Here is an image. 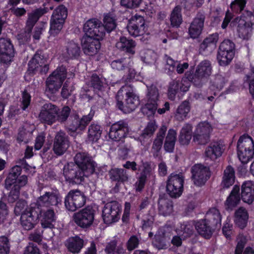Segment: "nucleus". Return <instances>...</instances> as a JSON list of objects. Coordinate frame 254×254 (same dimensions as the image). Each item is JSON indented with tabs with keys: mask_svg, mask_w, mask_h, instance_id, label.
Instances as JSON below:
<instances>
[{
	"mask_svg": "<svg viewBox=\"0 0 254 254\" xmlns=\"http://www.w3.org/2000/svg\"><path fill=\"white\" fill-rule=\"evenodd\" d=\"M86 197L79 190H70L64 197V204L66 210L74 212L85 204Z\"/></svg>",
	"mask_w": 254,
	"mask_h": 254,
	"instance_id": "13",
	"label": "nucleus"
},
{
	"mask_svg": "<svg viewBox=\"0 0 254 254\" xmlns=\"http://www.w3.org/2000/svg\"><path fill=\"white\" fill-rule=\"evenodd\" d=\"M244 16H241L239 18L237 17L235 21L238 23L237 31L238 36L243 40H248L252 34L253 25L252 22H249L243 18Z\"/></svg>",
	"mask_w": 254,
	"mask_h": 254,
	"instance_id": "29",
	"label": "nucleus"
},
{
	"mask_svg": "<svg viewBox=\"0 0 254 254\" xmlns=\"http://www.w3.org/2000/svg\"><path fill=\"white\" fill-rule=\"evenodd\" d=\"M111 66L115 70H123L127 68V61L125 58L116 60L111 62Z\"/></svg>",
	"mask_w": 254,
	"mask_h": 254,
	"instance_id": "61",
	"label": "nucleus"
},
{
	"mask_svg": "<svg viewBox=\"0 0 254 254\" xmlns=\"http://www.w3.org/2000/svg\"><path fill=\"white\" fill-rule=\"evenodd\" d=\"M94 111L91 110L87 115L79 118L78 115H71L68 121L64 124V128L67 133L72 136H75L77 133L84 130L90 122L92 120Z\"/></svg>",
	"mask_w": 254,
	"mask_h": 254,
	"instance_id": "3",
	"label": "nucleus"
},
{
	"mask_svg": "<svg viewBox=\"0 0 254 254\" xmlns=\"http://www.w3.org/2000/svg\"><path fill=\"white\" fill-rule=\"evenodd\" d=\"M104 31H106L110 33L114 30L117 26L116 19L111 15L108 14L106 15L104 18Z\"/></svg>",
	"mask_w": 254,
	"mask_h": 254,
	"instance_id": "55",
	"label": "nucleus"
},
{
	"mask_svg": "<svg viewBox=\"0 0 254 254\" xmlns=\"http://www.w3.org/2000/svg\"><path fill=\"white\" fill-rule=\"evenodd\" d=\"M158 210L159 213L164 216L170 215L173 211L172 201L163 199L159 200Z\"/></svg>",
	"mask_w": 254,
	"mask_h": 254,
	"instance_id": "50",
	"label": "nucleus"
},
{
	"mask_svg": "<svg viewBox=\"0 0 254 254\" xmlns=\"http://www.w3.org/2000/svg\"><path fill=\"white\" fill-rule=\"evenodd\" d=\"M96 210L88 205L73 214V218L75 224L83 229H87L93 224Z\"/></svg>",
	"mask_w": 254,
	"mask_h": 254,
	"instance_id": "14",
	"label": "nucleus"
},
{
	"mask_svg": "<svg viewBox=\"0 0 254 254\" xmlns=\"http://www.w3.org/2000/svg\"><path fill=\"white\" fill-rule=\"evenodd\" d=\"M225 149L224 142L222 140L211 142L206 148L205 155L206 158L214 161L222 155Z\"/></svg>",
	"mask_w": 254,
	"mask_h": 254,
	"instance_id": "30",
	"label": "nucleus"
},
{
	"mask_svg": "<svg viewBox=\"0 0 254 254\" xmlns=\"http://www.w3.org/2000/svg\"><path fill=\"white\" fill-rule=\"evenodd\" d=\"M152 243L153 246L158 250L165 249L167 248L166 238L163 234H156Z\"/></svg>",
	"mask_w": 254,
	"mask_h": 254,
	"instance_id": "56",
	"label": "nucleus"
},
{
	"mask_svg": "<svg viewBox=\"0 0 254 254\" xmlns=\"http://www.w3.org/2000/svg\"><path fill=\"white\" fill-rule=\"evenodd\" d=\"M129 131V128L127 123L124 120H121L111 125L109 136L112 140L119 141L126 137Z\"/></svg>",
	"mask_w": 254,
	"mask_h": 254,
	"instance_id": "20",
	"label": "nucleus"
},
{
	"mask_svg": "<svg viewBox=\"0 0 254 254\" xmlns=\"http://www.w3.org/2000/svg\"><path fill=\"white\" fill-rule=\"evenodd\" d=\"M48 11V8L44 7L36 8L28 12L25 27V32L27 34L31 33L34 26L40 18L47 13Z\"/></svg>",
	"mask_w": 254,
	"mask_h": 254,
	"instance_id": "26",
	"label": "nucleus"
},
{
	"mask_svg": "<svg viewBox=\"0 0 254 254\" xmlns=\"http://www.w3.org/2000/svg\"><path fill=\"white\" fill-rule=\"evenodd\" d=\"M105 251L107 254H125L126 249H125L123 243L117 245V241L112 240L107 244Z\"/></svg>",
	"mask_w": 254,
	"mask_h": 254,
	"instance_id": "47",
	"label": "nucleus"
},
{
	"mask_svg": "<svg viewBox=\"0 0 254 254\" xmlns=\"http://www.w3.org/2000/svg\"><path fill=\"white\" fill-rule=\"evenodd\" d=\"M246 0H234L230 4V8L233 12L238 13L241 12L246 4Z\"/></svg>",
	"mask_w": 254,
	"mask_h": 254,
	"instance_id": "63",
	"label": "nucleus"
},
{
	"mask_svg": "<svg viewBox=\"0 0 254 254\" xmlns=\"http://www.w3.org/2000/svg\"><path fill=\"white\" fill-rule=\"evenodd\" d=\"M25 181V180L22 179L19 180L17 185H13L11 187L7 195V201L9 203H13L18 199L21 188L26 186Z\"/></svg>",
	"mask_w": 254,
	"mask_h": 254,
	"instance_id": "41",
	"label": "nucleus"
},
{
	"mask_svg": "<svg viewBox=\"0 0 254 254\" xmlns=\"http://www.w3.org/2000/svg\"><path fill=\"white\" fill-rule=\"evenodd\" d=\"M69 146V137L63 130H60L55 135L53 150L57 156L63 155Z\"/></svg>",
	"mask_w": 254,
	"mask_h": 254,
	"instance_id": "23",
	"label": "nucleus"
},
{
	"mask_svg": "<svg viewBox=\"0 0 254 254\" xmlns=\"http://www.w3.org/2000/svg\"><path fill=\"white\" fill-rule=\"evenodd\" d=\"M185 178L182 173H171L167 181L166 192L172 198H177L182 194Z\"/></svg>",
	"mask_w": 254,
	"mask_h": 254,
	"instance_id": "10",
	"label": "nucleus"
},
{
	"mask_svg": "<svg viewBox=\"0 0 254 254\" xmlns=\"http://www.w3.org/2000/svg\"><path fill=\"white\" fill-rule=\"evenodd\" d=\"M58 111V106L51 103H46L41 108L39 115V120L43 123L52 125L56 121Z\"/></svg>",
	"mask_w": 254,
	"mask_h": 254,
	"instance_id": "22",
	"label": "nucleus"
},
{
	"mask_svg": "<svg viewBox=\"0 0 254 254\" xmlns=\"http://www.w3.org/2000/svg\"><path fill=\"white\" fill-rule=\"evenodd\" d=\"M241 198L244 202L252 204L254 200V182L248 181L241 186Z\"/></svg>",
	"mask_w": 254,
	"mask_h": 254,
	"instance_id": "34",
	"label": "nucleus"
},
{
	"mask_svg": "<svg viewBox=\"0 0 254 254\" xmlns=\"http://www.w3.org/2000/svg\"><path fill=\"white\" fill-rule=\"evenodd\" d=\"M17 165L12 167L8 173L7 176L4 180V188L6 190H9L13 185H17V182L20 180H25V185L28 183V178L25 175H21L22 169H28V164L25 160L23 158L20 159Z\"/></svg>",
	"mask_w": 254,
	"mask_h": 254,
	"instance_id": "8",
	"label": "nucleus"
},
{
	"mask_svg": "<svg viewBox=\"0 0 254 254\" xmlns=\"http://www.w3.org/2000/svg\"><path fill=\"white\" fill-rule=\"evenodd\" d=\"M237 154L240 160L247 163L254 155V141L248 134L240 136L237 142Z\"/></svg>",
	"mask_w": 254,
	"mask_h": 254,
	"instance_id": "6",
	"label": "nucleus"
},
{
	"mask_svg": "<svg viewBox=\"0 0 254 254\" xmlns=\"http://www.w3.org/2000/svg\"><path fill=\"white\" fill-rule=\"evenodd\" d=\"M32 136V132L31 131L27 130L25 128H22L20 130L17 135L16 140L19 143L23 142L24 144L28 142L31 139Z\"/></svg>",
	"mask_w": 254,
	"mask_h": 254,
	"instance_id": "58",
	"label": "nucleus"
},
{
	"mask_svg": "<svg viewBox=\"0 0 254 254\" xmlns=\"http://www.w3.org/2000/svg\"><path fill=\"white\" fill-rule=\"evenodd\" d=\"M228 78L220 74H217L215 75L211 81V85L214 88L220 90L228 83Z\"/></svg>",
	"mask_w": 254,
	"mask_h": 254,
	"instance_id": "54",
	"label": "nucleus"
},
{
	"mask_svg": "<svg viewBox=\"0 0 254 254\" xmlns=\"http://www.w3.org/2000/svg\"><path fill=\"white\" fill-rule=\"evenodd\" d=\"M62 201V196L58 190L46 191L38 198L36 203L34 205L38 208L46 207L54 209V207H59Z\"/></svg>",
	"mask_w": 254,
	"mask_h": 254,
	"instance_id": "17",
	"label": "nucleus"
},
{
	"mask_svg": "<svg viewBox=\"0 0 254 254\" xmlns=\"http://www.w3.org/2000/svg\"><path fill=\"white\" fill-rule=\"evenodd\" d=\"M240 190V187L238 185H235L233 187L224 203L225 207L227 210L231 211L239 204L241 200Z\"/></svg>",
	"mask_w": 254,
	"mask_h": 254,
	"instance_id": "35",
	"label": "nucleus"
},
{
	"mask_svg": "<svg viewBox=\"0 0 254 254\" xmlns=\"http://www.w3.org/2000/svg\"><path fill=\"white\" fill-rule=\"evenodd\" d=\"M90 84L95 90L100 91L103 88V82L99 76L93 74L90 79Z\"/></svg>",
	"mask_w": 254,
	"mask_h": 254,
	"instance_id": "64",
	"label": "nucleus"
},
{
	"mask_svg": "<svg viewBox=\"0 0 254 254\" xmlns=\"http://www.w3.org/2000/svg\"><path fill=\"white\" fill-rule=\"evenodd\" d=\"M41 212L40 208L34 205L26 208L20 217V221L22 227L28 231L33 229L39 221Z\"/></svg>",
	"mask_w": 254,
	"mask_h": 254,
	"instance_id": "15",
	"label": "nucleus"
},
{
	"mask_svg": "<svg viewBox=\"0 0 254 254\" xmlns=\"http://www.w3.org/2000/svg\"><path fill=\"white\" fill-rule=\"evenodd\" d=\"M182 10V6L177 5L171 11L169 15V20L172 27L178 28L182 23L183 20Z\"/></svg>",
	"mask_w": 254,
	"mask_h": 254,
	"instance_id": "39",
	"label": "nucleus"
},
{
	"mask_svg": "<svg viewBox=\"0 0 254 254\" xmlns=\"http://www.w3.org/2000/svg\"><path fill=\"white\" fill-rule=\"evenodd\" d=\"M71 109L67 106L63 107L62 109L58 111L56 116V121L61 124H65L68 121L70 116Z\"/></svg>",
	"mask_w": 254,
	"mask_h": 254,
	"instance_id": "53",
	"label": "nucleus"
},
{
	"mask_svg": "<svg viewBox=\"0 0 254 254\" xmlns=\"http://www.w3.org/2000/svg\"><path fill=\"white\" fill-rule=\"evenodd\" d=\"M205 19V15L203 13L197 12L189 28V34L191 38L195 39L200 36L204 27Z\"/></svg>",
	"mask_w": 254,
	"mask_h": 254,
	"instance_id": "28",
	"label": "nucleus"
},
{
	"mask_svg": "<svg viewBox=\"0 0 254 254\" xmlns=\"http://www.w3.org/2000/svg\"><path fill=\"white\" fill-rule=\"evenodd\" d=\"M102 127L97 124H91L88 127V138L92 142H97L101 137Z\"/></svg>",
	"mask_w": 254,
	"mask_h": 254,
	"instance_id": "48",
	"label": "nucleus"
},
{
	"mask_svg": "<svg viewBox=\"0 0 254 254\" xmlns=\"http://www.w3.org/2000/svg\"><path fill=\"white\" fill-rule=\"evenodd\" d=\"M236 51L235 43L229 39H225L219 45L217 60L219 65L226 66L230 64L233 59Z\"/></svg>",
	"mask_w": 254,
	"mask_h": 254,
	"instance_id": "7",
	"label": "nucleus"
},
{
	"mask_svg": "<svg viewBox=\"0 0 254 254\" xmlns=\"http://www.w3.org/2000/svg\"><path fill=\"white\" fill-rule=\"evenodd\" d=\"M166 131L167 127L163 126L160 127L157 133L156 137L152 145V149L156 152H159L162 148Z\"/></svg>",
	"mask_w": 254,
	"mask_h": 254,
	"instance_id": "51",
	"label": "nucleus"
},
{
	"mask_svg": "<svg viewBox=\"0 0 254 254\" xmlns=\"http://www.w3.org/2000/svg\"><path fill=\"white\" fill-rule=\"evenodd\" d=\"M117 107L124 113L134 111L139 104V99L133 90L127 86H122L116 95Z\"/></svg>",
	"mask_w": 254,
	"mask_h": 254,
	"instance_id": "2",
	"label": "nucleus"
},
{
	"mask_svg": "<svg viewBox=\"0 0 254 254\" xmlns=\"http://www.w3.org/2000/svg\"><path fill=\"white\" fill-rule=\"evenodd\" d=\"M84 36L97 39H103L105 35L104 27L98 19L92 18L87 20L83 26Z\"/></svg>",
	"mask_w": 254,
	"mask_h": 254,
	"instance_id": "18",
	"label": "nucleus"
},
{
	"mask_svg": "<svg viewBox=\"0 0 254 254\" xmlns=\"http://www.w3.org/2000/svg\"><path fill=\"white\" fill-rule=\"evenodd\" d=\"M67 76L65 66H59L46 79L45 93L47 94L56 93L61 87Z\"/></svg>",
	"mask_w": 254,
	"mask_h": 254,
	"instance_id": "4",
	"label": "nucleus"
},
{
	"mask_svg": "<svg viewBox=\"0 0 254 254\" xmlns=\"http://www.w3.org/2000/svg\"><path fill=\"white\" fill-rule=\"evenodd\" d=\"M74 164L78 165L87 174L94 175L96 164L92 157L86 152H79L74 157Z\"/></svg>",
	"mask_w": 254,
	"mask_h": 254,
	"instance_id": "21",
	"label": "nucleus"
},
{
	"mask_svg": "<svg viewBox=\"0 0 254 254\" xmlns=\"http://www.w3.org/2000/svg\"><path fill=\"white\" fill-rule=\"evenodd\" d=\"M127 29L129 34L135 37L143 35L145 31L143 28L138 27L129 22L127 26Z\"/></svg>",
	"mask_w": 254,
	"mask_h": 254,
	"instance_id": "60",
	"label": "nucleus"
},
{
	"mask_svg": "<svg viewBox=\"0 0 254 254\" xmlns=\"http://www.w3.org/2000/svg\"><path fill=\"white\" fill-rule=\"evenodd\" d=\"M248 218L249 215L245 208L240 207L236 211L235 223L241 229H243L247 226Z\"/></svg>",
	"mask_w": 254,
	"mask_h": 254,
	"instance_id": "43",
	"label": "nucleus"
},
{
	"mask_svg": "<svg viewBox=\"0 0 254 254\" xmlns=\"http://www.w3.org/2000/svg\"><path fill=\"white\" fill-rule=\"evenodd\" d=\"M14 55V48L9 39L0 38V62L3 64L9 63Z\"/></svg>",
	"mask_w": 254,
	"mask_h": 254,
	"instance_id": "24",
	"label": "nucleus"
},
{
	"mask_svg": "<svg viewBox=\"0 0 254 254\" xmlns=\"http://www.w3.org/2000/svg\"><path fill=\"white\" fill-rule=\"evenodd\" d=\"M136 46V43L135 41L125 36L120 37L119 40L116 44V47L119 50L130 55L135 54Z\"/></svg>",
	"mask_w": 254,
	"mask_h": 254,
	"instance_id": "33",
	"label": "nucleus"
},
{
	"mask_svg": "<svg viewBox=\"0 0 254 254\" xmlns=\"http://www.w3.org/2000/svg\"><path fill=\"white\" fill-rule=\"evenodd\" d=\"M147 92L146 98L147 102L146 104L141 108V112L149 117L153 116L156 110L159 114H163L170 109V104L166 102L163 104V108L158 107L161 105L162 102L160 99V95L159 90L153 84L146 85Z\"/></svg>",
	"mask_w": 254,
	"mask_h": 254,
	"instance_id": "1",
	"label": "nucleus"
},
{
	"mask_svg": "<svg viewBox=\"0 0 254 254\" xmlns=\"http://www.w3.org/2000/svg\"><path fill=\"white\" fill-rule=\"evenodd\" d=\"M195 222H185L181 224L180 234L184 238L190 237L194 232L193 226Z\"/></svg>",
	"mask_w": 254,
	"mask_h": 254,
	"instance_id": "52",
	"label": "nucleus"
},
{
	"mask_svg": "<svg viewBox=\"0 0 254 254\" xmlns=\"http://www.w3.org/2000/svg\"><path fill=\"white\" fill-rule=\"evenodd\" d=\"M205 218L214 229L220 228L221 226V215L219 210L216 208H210L206 213Z\"/></svg>",
	"mask_w": 254,
	"mask_h": 254,
	"instance_id": "38",
	"label": "nucleus"
},
{
	"mask_svg": "<svg viewBox=\"0 0 254 254\" xmlns=\"http://www.w3.org/2000/svg\"><path fill=\"white\" fill-rule=\"evenodd\" d=\"M235 180L234 169L231 166L229 165L224 171L221 186L223 188H229L234 184Z\"/></svg>",
	"mask_w": 254,
	"mask_h": 254,
	"instance_id": "42",
	"label": "nucleus"
},
{
	"mask_svg": "<svg viewBox=\"0 0 254 254\" xmlns=\"http://www.w3.org/2000/svg\"><path fill=\"white\" fill-rule=\"evenodd\" d=\"M122 206L117 201L106 203L102 210V217L105 223L111 224L117 222L120 218Z\"/></svg>",
	"mask_w": 254,
	"mask_h": 254,
	"instance_id": "16",
	"label": "nucleus"
},
{
	"mask_svg": "<svg viewBox=\"0 0 254 254\" xmlns=\"http://www.w3.org/2000/svg\"><path fill=\"white\" fill-rule=\"evenodd\" d=\"M190 81L187 80L174 79L171 81L168 90L169 99L174 100L179 92H187L190 87Z\"/></svg>",
	"mask_w": 254,
	"mask_h": 254,
	"instance_id": "25",
	"label": "nucleus"
},
{
	"mask_svg": "<svg viewBox=\"0 0 254 254\" xmlns=\"http://www.w3.org/2000/svg\"><path fill=\"white\" fill-rule=\"evenodd\" d=\"M211 130L210 125L208 123L204 122L200 123L197 125L195 132L209 136Z\"/></svg>",
	"mask_w": 254,
	"mask_h": 254,
	"instance_id": "62",
	"label": "nucleus"
},
{
	"mask_svg": "<svg viewBox=\"0 0 254 254\" xmlns=\"http://www.w3.org/2000/svg\"><path fill=\"white\" fill-rule=\"evenodd\" d=\"M10 248L8 238L5 236H0V254H9Z\"/></svg>",
	"mask_w": 254,
	"mask_h": 254,
	"instance_id": "59",
	"label": "nucleus"
},
{
	"mask_svg": "<svg viewBox=\"0 0 254 254\" xmlns=\"http://www.w3.org/2000/svg\"><path fill=\"white\" fill-rule=\"evenodd\" d=\"M190 110V104L188 100H185L178 107L175 118L178 121H183L186 118Z\"/></svg>",
	"mask_w": 254,
	"mask_h": 254,
	"instance_id": "49",
	"label": "nucleus"
},
{
	"mask_svg": "<svg viewBox=\"0 0 254 254\" xmlns=\"http://www.w3.org/2000/svg\"><path fill=\"white\" fill-rule=\"evenodd\" d=\"M109 176L112 182L116 183V186L127 182L129 178L128 172L123 168L111 169L109 172Z\"/></svg>",
	"mask_w": 254,
	"mask_h": 254,
	"instance_id": "32",
	"label": "nucleus"
},
{
	"mask_svg": "<svg viewBox=\"0 0 254 254\" xmlns=\"http://www.w3.org/2000/svg\"><path fill=\"white\" fill-rule=\"evenodd\" d=\"M49 70L47 59L45 57L42 51L38 50L28 63V72L34 75L39 73L46 74Z\"/></svg>",
	"mask_w": 254,
	"mask_h": 254,
	"instance_id": "11",
	"label": "nucleus"
},
{
	"mask_svg": "<svg viewBox=\"0 0 254 254\" xmlns=\"http://www.w3.org/2000/svg\"><path fill=\"white\" fill-rule=\"evenodd\" d=\"M80 52L78 45L73 42H70L67 44L63 55L67 59H76L79 56Z\"/></svg>",
	"mask_w": 254,
	"mask_h": 254,
	"instance_id": "44",
	"label": "nucleus"
},
{
	"mask_svg": "<svg viewBox=\"0 0 254 254\" xmlns=\"http://www.w3.org/2000/svg\"><path fill=\"white\" fill-rule=\"evenodd\" d=\"M219 39L217 33H213L207 36L200 45V50L205 55L211 54L216 48Z\"/></svg>",
	"mask_w": 254,
	"mask_h": 254,
	"instance_id": "31",
	"label": "nucleus"
},
{
	"mask_svg": "<svg viewBox=\"0 0 254 254\" xmlns=\"http://www.w3.org/2000/svg\"><path fill=\"white\" fill-rule=\"evenodd\" d=\"M65 246L71 253H78L84 246V241L79 237L76 236L67 239Z\"/></svg>",
	"mask_w": 254,
	"mask_h": 254,
	"instance_id": "40",
	"label": "nucleus"
},
{
	"mask_svg": "<svg viewBox=\"0 0 254 254\" xmlns=\"http://www.w3.org/2000/svg\"><path fill=\"white\" fill-rule=\"evenodd\" d=\"M40 214L41 215V224L42 228L44 229L54 228L56 215L54 209L49 208Z\"/></svg>",
	"mask_w": 254,
	"mask_h": 254,
	"instance_id": "37",
	"label": "nucleus"
},
{
	"mask_svg": "<svg viewBox=\"0 0 254 254\" xmlns=\"http://www.w3.org/2000/svg\"><path fill=\"white\" fill-rule=\"evenodd\" d=\"M138 170L140 172L138 176L147 180V178L150 176L152 170L151 163L149 162H142V165L138 168Z\"/></svg>",
	"mask_w": 254,
	"mask_h": 254,
	"instance_id": "57",
	"label": "nucleus"
},
{
	"mask_svg": "<svg viewBox=\"0 0 254 254\" xmlns=\"http://www.w3.org/2000/svg\"><path fill=\"white\" fill-rule=\"evenodd\" d=\"M211 62L207 60L201 61L197 66L192 75L186 74L187 78L197 87H201L212 73Z\"/></svg>",
	"mask_w": 254,
	"mask_h": 254,
	"instance_id": "5",
	"label": "nucleus"
},
{
	"mask_svg": "<svg viewBox=\"0 0 254 254\" xmlns=\"http://www.w3.org/2000/svg\"><path fill=\"white\" fill-rule=\"evenodd\" d=\"M192 128L191 124H186L182 127L179 136V141L182 145L189 144L192 137Z\"/></svg>",
	"mask_w": 254,
	"mask_h": 254,
	"instance_id": "45",
	"label": "nucleus"
},
{
	"mask_svg": "<svg viewBox=\"0 0 254 254\" xmlns=\"http://www.w3.org/2000/svg\"><path fill=\"white\" fill-rule=\"evenodd\" d=\"M191 173L193 183L197 187L204 185L211 176L209 168L201 164L192 166L191 168Z\"/></svg>",
	"mask_w": 254,
	"mask_h": 254,
	"instance_id": "19",
	"label": "nucleus"
},
{
	"mask_svg": "<svg viewBox=\"0 0 254 254\" xmlns=\"http://www.w3.org/2000/svg\"><path fill=\"white\" fill-rule=\"evenodd\" d=\"M67 16V9L64 5H59L54 10L51 21L50 33L55 36L61 31Z\"/></svg>",
	"mask_w": 254,
	"mask_h": 254,
	"instance_id": "12",
	"label": "nucleus"
},
{
	"mask_svg": "<svg viewBox=\"0 0 254 254\" xmlns=\"http://www.w3.org/2000/svg\"><path fill=\"white\" fill-rule=\"evenodd\" d=\"M194 226L198 234L205 239H209L211 237L214 229L205 219L195 222Z\"/></svg>",
	"mask_w": 254,
	"mask_h": 254,
	"instance_id": "36",
	"label": "nucleus"
},
{
	"mask_svg": "<svg viewBox=\"0 0 254 254\" xmlns=\"http://www.w3.org/2000/svg\"><path fill=\"white\" fill-rule=\"evenodd\" d=\"M86 172L72 162L68 163L63 169V174L66 182L69 185H80L84 181Z\"/></svg>",
	"mask_w": 254,
	"mask_h": 254,
	"instance_id": "9",
	"label": "nucleus"
},
{
	"mask_svg": "<svg viewBox=\"0 0 254 254\" xmlns=\"http://www.w3.org/2000/svg\"><path fill=\"white\" fill-rule=\"evenodd\" d=\"M176 135L177 133L175 130L170 129L168 130L164 144V148L166 152H173L176 140Z\"/></svg>",
	"mask_w": 254,
	"mask_h": 254,
	"instance_id": "46",
	"label": "nucleus"
},
{
	"mask_svg": "<svg viewBox=\"0 0 254 254\" xmlns=\"http://www.w3.org/2000/svg\"><path fill=\"white\" fill-rule=\"evenodd\" d=\"M100 39L83 36L81 39V46L86 55L93 56L96 54L101 48Z\"/></svg>",
	"mask_w": 254,
	"mask_h": 254,
	"instance_id": "27",
	"label": "nucleus"
}]
</instances>
